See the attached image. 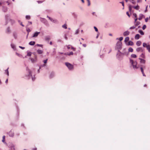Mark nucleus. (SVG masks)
Segmentation results:
<instances>
[{
    "instance_id": "56",
    "label": "nucleus",
    "mask_w": 150,
    "mask_h": 150,
    "mask_svg": "<svg viewBox=\"0 0 150 150\" xmlns=\"http://www.w3.org/2000/svg\"><path fill=\"white\" fill-rule=\"evenodd\" d=\"M83 47H86V44H83Z\"/></svg>"
},
{
    "instance_id": "3",
    "label": "nucleus",
    "mask_w": 150,
    "mask_h": 150,
    "mask_svg": "<svg viewBox=\"0 0 150 150\" xmlns=\"http://www.w3.org/2000/svg\"><path fill=\"white\" fill-rule=\"evenodd\" d=\"M122 45V42L120 41H118L117 44L116 46L118 48H120Z\"/></svg>"
},
{
    "instance_id": "49",
    "label": "nucleus",
    "mask_w": 150,
    "mask_h": 150,
    "mask_svg": "<svg viewBox=\"0 0 150 150\" xmlns=\"http://www.w3.org/2000/svg\"><path fill=\"white\" fill-rule=\"evenodd\" d=\"M131 9H132L131 7V6H129V10L130 11H131Z\"/></svg>"
},
{
    "instance_id": "48",
    "label": "nucleus",
    "mask_w": 150,
    "mask_h": 150,
    "mask_svg": "<svg viewBox=\"0 0 150 150\" xmlns=\"http://www.w3.org/2000/svg\"><path fill=\"white\" fill-rule=\"evenodd\" d=\"M31 61L32 62H35V60L33 59H31Z\"/></svg>"
},
{
    "instance_id": "62",
    "label": "nucleus",
    "mask_w": 150,
    "mask_h": 150,
    "mask_svg": "<svg viewBox=\"0 0 150 150\" xmlns=\"http://www.w3.org/2000/svg\"><path fill=\"white\" fill-rule=\"evenodd\" d=\"M142 74H143V75L144 76H146V75H145V74H144V72L143 73H142Z\"/></svg>"
},
{
    "instance_id": "34",
    "label": "nucleus",
    "mask_w": 150,
    "mask_h": 150,
    "mask_svg": "<svg viewBox=\"0 0 150 150\" xmlns=\"http://www.w3.org/2000/svg\"><path fill=\"white\" fill-rule=\"evenodd\" d=\"M5 136H3V139L2 140V141L3 142H4L5 141Z\"/></svg>"
},
{
    "instance_id": "32",
    "label": "nucleus",
    "mask_w": 150,
    "mask_h": 150,
    "mask_svg": "<svg viewBox=\"0 0 150 150\" xmlns=\"http://www.w3.org/2000/svg\"><path fill=\"white\" fill-rule=\"evenodd\" d=\"M25 18L26 19H28V20L30 19V16H28V15H27L26 16Z\"/></svg>"
},
{
    "instance_id": "52",
    "label": "nucleus",
    "mask_w": 150,
    "mask_h": 150,
    "mask_svg": "<svg viewBox=\"0 0 150 150\" xmlns=\"http://www.w3.org/2000/svg\"><path fill=\"white\" fill-rule=\"evenodd\" d=\"M27 31L28 32L30 31V30L29 28H27Z\"/></svg>"
},
{
    "instance_id": "12",
    "label": "nucleus",
    "mask_w": 150,
    "mask_h": 150,
    "mask_svg": "<svg viewBox=\"0 0 150 150\" xmlns=\"http://www.w3.org/2000/svg\"><path fill=\"white\" fill-rule=\"evenodd\" d=\"M14 133L13 132H12L11 131L9 132V135L10 137H13L14 135Z\"/></svg>"
},
{
    "instance_id": "21",
    "label": "nucleus",
    "mask_w": 150,
    "mask_h": 150,
    "mask_svg": "<svg viewBox=\"0 0 150 150\" xmlns=\"http://www.w3.org/2000/svg\"><path fill=\"white\" fill-rule=\"evenodd\" d=\"M27 70L28 71V72H29V76H32V74H31V71L29 69H27Z\"/></svg>"
},
{
    "instance_id": "22",
    "label": "nucleus",
    "mask_w": 150,
    "mask_h": 150,
    "mask_svg": "<svg viewBox=\"0 0 150 150\" xmlns=\"http://www.w3.org/2000/svg\"><path fill=\"white\" fill-rule=\"evenodd\" d=\"M129 37H126L125 40V42H127V41H129Z\"/></svg>"
},
{
    "instance_id": "51",
    "label": "nucleus",
    "mask_w": 150,
    "mask_h": 150,
    "mask_svg": "<svg viewBox=\"0 0 150 150\" xmlns=\"http://www.w3.org/2000/svg\"><path fill=\"white\" fill-rule=\"evenodd\" d=\"M71 49H72L74 51H75L76 49L75 48H74V47H71Z\"/></svg>"
},
{
    "instance_id": "39",
    "label": "nucleus",
    "mask_w": 150,
    "mask_h": 150,
    "mask_svg": "<svg viewBox=\"0 0 150 150\" xmlns=\"http://www.w3.org/2000/svg\"><path fill=\"white\" fill-rule=\"evenodd\" d=\"M47 59L46 60H44L43 61V62H44V63L45 64L47 63Z\"/></svg>"
},
{
    "instance_id": "37",
    "label": "nucleus",
    "mask_w": 150,
    "mask_h": 150,
    "mask_svg": "<svg viewBox=\"0 0 150 150\" xmlns=\"http://www.w3.org/2000/svg\"><path fill=\"white\" fill-rule=\"evenodd\" d=\"M88 2V6H89L90 5V2L89 0H87Z\"/></svg>"
},
{
    "instance_id": "60",
    "label": "nucleus",
    "mask_w": 150,
    "mask_h": 150,
    "mask_svg": "<svg viewBox=\"0 0 150 150\" xmlns=\"http://www.w3.org/2000/svg\"><path fill=\"white\" fill-rule=\"evenodd\" d=\"M28 23L30 24H32V23L31 22H30V21H29L28 22Z\"/></svg>"
},
{
    "instance_id": "14",
    "label": "nucleus",
    "mask_w": 150,
    "mask_h": 150,
    "mask_svg": "<svg viewBox=\"0 0 150 150\" xmlns=\"http://www.w3.org/2000/svg\"><path fill=\"white\" fill-rule=\"evenodd\" d=\"M37 52L39 54H42L43 53V51L40 50H37Z\"/></svg>"
},
{
    "instance_id": "38",
    "label": "nucleus",
    "mask_w": 150,
    "mask_h": 150,
    "mask_svg": "<svg viewBox=\"0 0 150 150\" xmlns=\"http://www.w3.org/2000/svg\"><path fill=\"white\" fill-rule=\"evenodd\" d=\"M10 32V28H8L7 29V32L8 33Z\"/></svg>"
},
{
    "instance_id": "20",
    "label": "nucleus",
    "mask_w": 150,
    "mask_h": 150,
    "mask_svg": "<svg viewBox=\"0 0 150 150\" xmlns=\"http://www.w3.org/2000/svg\"><path fill=\"white\" fill-rule=\"evenodd\" d=\"M140 57L143 58H145V54L144 53H142L140 56Z\"/></svg>"
},
{
    "instance_id": "26",
    "label": "nucleus",
    "mask_w": 150,
    "mask_h": 150,
    "mask_svg": "<svg viewBox=\"0 0 150 150\" xmlns=\"http://www.w3.org/2000/svg\"><path fill=\"white\" fill-rule=\"evenodd\" d=\"M54 76V73H52L50 75V77L51 78L53 77Z\"/></svg>"
},
{
    "instance_id": "23",
    "label": "nucleus",
    "mask_w": 150,
    "mask_h": 150,
    "mask_svg": "<svg viewBox=\"0 0 150 150\" xmlns=\"http://www.w3.org/2000/svg\"><path fill=\"white\" fill-rule=\"evenodd\" d=\"M50 39V38L49 36L46 37L45 38V40L47 41H49Z\"/></svg>"
},
{
    "instance_id": "2",
    "label": "nucleus",
    "mask_w": 150,
    "mask_h": 150,
    "mask_svg": "<svg viewBox=\"0 0 150 150\" xmlns=\"http://www.w3.org/2000/svg\"><path fill=\"white\" fill-rule=\"evenodd\" d=\"M65 65L70 70L72 69L73 68V65L69 63H66Z\"/></svg>"
},
{
    "instance_id": "17",
    "label": "nucleus",
    "mask_w": 150,
    "mask_h": 150,
    "mask_svg": "<svg viewBox=\"0 0 150 150\" xmlns=\"http://www.w3.org/2000/svg\"><path fill=\"white\" fill-rule=\"evenodd\" d=\"M35 44V42L34 41H31L29 43V44L31 45H34Z\"/></svg>"
},
{
    "instance_id": "16",
    "label": "nucleus",
    "mask_w": 150,
    "mask_h": 150,
    "mask_svg": "<svg viewBox=\"0 0 150 150\" xmlns=\"http://www.w3.org/2000/svg\"><path fill=\"white\" fill-rule=\"evenodd\" d=\"M10 150H15V149L14 147V146L12 144L11 146H10Z\"/></svg>"
},
{
    "instance_id": "33",
    "label": "nucleus",
    "mask_w": 150,
    "mask_h": 150,
    "mask_svg": "<svg viewBox=\"0 0 150 150\" xmlns=\"http://www.w3.org/2000/svg\"><path fill=\"white\" fill-rule=\"evenodd\" d=\"M146 28V26L145 25H143V26L142 27V29L143 30H144L145 29V28Z\"/></svg>"
},
{
    "instance_id": "45",
    "label": "nucleus",
    "mask_w": 150,
    "mask_h": 150,
    "mask_svg": "<svg viewBox=\"0 0 150 150\" xmlns=\"http://www.w3.org/2000/svg\"><path fill=\"white\" fill-rule=\"evenodd\" d=\"M3 10L4 12H6L7 11V8H5L3 9Z\"/></svg>"
},
{
    "instance_id": "5",
    "label": "nucleus",
    "mask_w": 150,
    "mask_h": 150,
    "mask_svg": "<svg viewBox=\"0 0 150 150\" xmlns=\"http://www.w3.org/2000/svg\"><path fill=\"white\" fill-rule=\"evenodd\" d=\"M47 17L49 19H50L51 21L54 23H55L57 22V20H53L52 18H51L50 17H49L48 16H47Z\"/></svg>"
},
{
    "instance_id": "18",
    "label": "nucleus",
    "mask_w": 150,
    "mask_h": 150,
    "mask_svg": "<svg viewBox=\"0 0 150 150\" xmlns=\"http://www.w3.org/2000/svg\"><path fill=\"white\" fill-rule=\"evenodd\" d=\"M128 45H134V43L132 41H129L128 42Z\"/></svg>"
},
{
    "instance_id": "35",
    "label": "nucleus",
    "mask_w": 150,
    "mask_h": 150,
    "mask_svg": "<svg viewBox=\"0 0 150 150\" xmlns=\"http://www.w3.org/2000/svg\"><path fill=\"white\" fill-rule=\"evenodd\" d=\"M4 2L0 0V6H1L2 4H4Z\"/></svg>"
},
{
    "instance_id": "10",
    "label": "nucleus",
    "mask_w": 150,
    "mask_h": 150,
    "mask_svg": "<svg viewBox=\"0 0 150 150\" xmlns=\"http://www.w3.org/2000/svg\"><path fill=\"white\" fill-rule=\"evenodd\" d=\"M133 15L134 16L135 18L134 19V20H135V22H136L137 21V20L138 19L137 15L136 13H134L133 14Z\"/></svg>"
},
{
    "instance_id": "4",
    "label": "nucleus",
    "mask_w": 150,
    "mask_h": 150,
    "mask_svg": "<svg viewBox=\"0 0 150 150\" xmlns=\"http://www.w3.org/2000/svg\"><path fill=\"white\" fill-rule=\"evenodd\" d=\"M144 50L141 47H138L136 49V51L137 52H143Z\"/></svg>"
},
{
    "instance_id": "27",
    "label": "nucleus",
    "mask_w": 150,
    "mask_h": 150,
    "mask_svg": "<svg viewBox=\"0 0 150 150\" xmlns=\"http://www.w3.org/2000/svg\"><path fill=\"white\" fill-rule=\"evenodd\" d=\"M139 33L142 35H144V33L141 30H140L139 31Z\"/></svg>"
},
{
    "instance_id": "19",
    "label": "nucleus",
    "mask_w": 150,
    "mask_h": 150,
    "mask_svg": "<svg viewBox=\"0 0 150 150\" xmlns=\"http://www.w3.org/2000/svg\"><path fill=\"white\" fill-rule=\"evenodd\" d=\"M143 16H144L142 14H140L139 17L138 19V20H141L142 18L143 17Z\"/></svg>"
},
{
    "instance_id": "1",
    "label": "nucleus",
    "mask_w": 150,
    "mask_h": 150,
    "mask_svg": "<svg viewBox=\"0 0 150 150\" xmlns=\"http://www.w3.org/2000/svg\"><path fill=\"white\" fill-rule=\"evenodd\" d=\"M130 62L132 65L134 69H137L138 68V67H137V63L136 62H134L132 60L130 59Z\"/></svg>"
},
{
    "instance_id": "41",
    "label": "nucleus",
    "mask_w": 150,
    "mask_h": 150,
    "mask_svg": "<svg viewBox=\"0 0 150 150\" xmlns=\"http://www.w3.org/2000/svg\"><path fill=\"white\" fill-rule=\"evenodd\" d=\"M94 28L96 31H98V29L96 27H94Z\"/></svg>"
},
{
    "instance_id": "9",
    "label": "nucleus",
    "mask_w": 150,
    "mask_h": 150,
    "mask_svg": "<svg viewBox=\"0 0 150 150\" xmlns=\"http://www.w3.org/2000/svg\"><path fill=\"white\" fill-rule=\"evenodd\" d=\"M140 60V62L141 63H143V64H145L146 62V61L145 60L142 59L140 58H139V59Z\"/></svg>"
},
{
    "instance_id": "63",
    "label": "nucleus",
    "mask_w": 150,
    "mask_h": 150,
    "mask_svg": "<svg viewBox=\"0 0 150 150\" xmlns=\"http://www.w3.org/2000/svg\"><path fill=\"white\" fill-rule=\"evenodd\" d=\"M20 24H21V25L22 26L24 27V25H23L22 24V23H21Z\"/></svg>"
},
{
    "instance_id": "30",
    "label": "nucleus",
    "mask_w": 150,
    "mask_h": 150,
    "mask_svg": "<svg viewBox=\"0 0 150 150\" xmlns=\"http://www.w3.org/2000/svg\"><path fill=\"white\" fill-rule=\"evenodd\" d=\"M62 28L64 29H67V25L66 24H64V25H62Z\"/></svg>"
},
{
    "instance_id": "7",
    "label": "nucleus",
    "mask_w": 150,
    "mask_h": 150,
    "mask_svg": "<svg viewBox=\"0 0 150 150\" xmlns=\"http://www.w3.org/2000/svg\"><path fill=\"white\" fill-rule=\"evenodd\" d=\"M40 33V32H36L34 34L33 36V37H37L38 35V34Z\"/></svg>"
},
{
    "instance_id": "25",
    "label": "nucleus",
    "mask_w": 150,
    "mask_h": 150,
    "mask_svg": "<svg viewBox=\"0 0 150 150\" xmlns=\"http://www.w3.org/2000/svg\"><path fill=\"white\" fill-rule=\"evenodd\" d=\"M128 51L129 52H133V49L131 47H129L128 49Z\"/></svg>"
},
{
    "instance_id": "6",
    "label": "nucleus",
    "mask_w": 150,
    "mask_h": 150,
    "mask_svg": "<svg viewBox=\"0 0 150 150\" xmlns=\"http://www.w3.org/2000/svg\"><path fill=\"white\" fill-rule=\"evenodd\" d=\"M143 46L144 47H146L147 49L149 47V46H150L149 45H147L146 43H143Z\"/></svg>"
},
{
    "instance_id": "8",
    "label": "nucleus",
    "mask_w": 150,
    "mask_h": 150,
    "mask_svg": "<svg viewBox=\"0 0 150 150\" xmlns=\"http://www.w3.org/2000/svg\"><path fill=\"white\" fill-rule=\"evenodd\" d=\"M129 32L128 31H126L124 32L123 35L124 36H126L129 35Z\"/></svg>"
},
{
    "instance_id": "54",
    "label": "nucleus",
    "mask_w": 150,
    "mask_h": 150,
    "mask_svg": "<svg viewBox=\"0 0 150 150\" xmlns=\"http://www.w3.org/2000/svg\"><path fill=\"white\" fill-rule=\"evenodd\" d=\"M147 50H148L150 52V46H149V47L147 49Z\"/></svg>"
},
{
    "instance_id": "58",
    "label": "nucleus",
    "mask_w": 150,
    "mask_h": 150,
    "mask_svg": "<svg viewBox=\"0 0 150 150\" xmlns=\"http://www.w3.org/2000/svg\"><path fill=\"white\" fill-rule=\"evenodd\" d=\"M99 34H98L96 36V38H98V36H99Z\"/></svg>"
},
{
    "instance_id": "61",
    "label": "nucleus",
    "mask_w": 150,
    "mask_h": 150,
    "mask_svg": "<svg viewBox=\"0 0 150 150\" xmlns=\"http://www.w3.org/2000/svg\"><path fill=\"white\" fill-rule=\"evenodd\" d=\"M65 39L66 40H67V36L66 35H65Z\"/></svg>"
},
{
    "instance_id": "46",
    "label": "nucleus",
    "mask_w": 150,
    "mask_h": 150,
    "mask_svg": "<svg viewBox=\"0 0 150 150\" xmlns=\"http://www.w3.org/2000/svg\"><path fill=\"white\" fill-rule=\"evenodd\" d=\"M126 14H127V15L129 17H130V15L129 14V12H127V13H126Z\"/></svg>"
},
{
    "instance_id": "43",
    "label": "nucleus",
    "mask_w": 150,
    "mask_h": 150,
    "mask_svg": "<svg viewBox=\"0 0 150 150\" xmlns=\"http://www.w3.org/2000/svg\"><path fill=\"white\" fill-rule=\"evenodd\" d=\"M135 28V27L133 26L131 27L130 28V29H134Z\"/></svg>"
},
{
    "instance_id": "13",
    "label": "nucleus",
    "mask_w": 150,
    "mask_h": 150,
    "mask_svg": "<svg viewBox=\"0 0 150 150\" xmlns=\"http://www.w3.org/2000/svg\"><path fill=\"white\" fill-rule=\"evenodd\" d=\"M142 44L141 42L140 41H137L136 42V45L137 46H139Z\"/></svg>"
},
{
    "instance_id": "44",
    "label": "nucleus",
    "mask_w": 150,
    "mask_h": 150,
    "mask_svg": "<svg viewBox=\"0 0 150 150\" xmlns=\"http://www.w3.org/2000/svg\"><path fill=\"white\" fill-rule=\"evenodd\" d=\"M123 38L122 37H121L119 38V40H120V42L122 41L123 40Z\"/></svg>"
},
{
    "instance_id": "53",
    "label": "nucleus",
    "mask_w": 150,
    "mask_h": 150,
    "mask_svg": "<svg viewBox=\"0 0 150 150\" xmlns=\"http://www.w3.org/2000/svg\"><path fill=\"white\" fill-rule=\"evenodd\" d=\"M70 45H69L67 46V47L68 48V49H69L70 48Z\"/></svg>"
},
{
    "instance_id": "50",
    "label": "nucleus",
    "mask_w": 150,
    "mask_h": 150,
    "mask_svg": "<svg viewBox=\"0 0 150 150\" xmlns=\"http://www.w3.org/2000/svg\"><path fill=\"white\" fill-rule=\"evenodd\" d=\"M37 46H39V47H42V45L37 44Z\"/></svg>"
},
{
    "instance_id": "42",
    "label": "nucleus",
    "mask_w": 150,
    "mask_h": 150,
    "mask_svg": "<svg viewBox=\"0 0 150 150\" xmlns=\"http://www.w3.org/2000/svg\"><path fill=\"white\" fill-rule=\"evenodd\" d=\"M149 18H145V21L146 22H147V21H148V20H149Z\"/></svg>"
},
{
    "instance_id": "55",
    "label": "nucleus",
    "mask_w": 150,
    "mask_h": 150,
    "mask_svg": "<svg viewBox=\"0 0 150 150\" xmlns=\"http://www.w3.org/2000/svg\"><path fill=\"white\" fill-rule=\"evenodd\" d=\"M19 47L21 48L22 49H24L25 48V47H22L21 46H19Z\"/></svg>"
},
{
    "instance_id": "15",
    "label": "nucleus",
    "mask_w": 150,
    "mask_h": 150,
    "mask_svg": "<svg viewBox=\"0 0 150 150\" xmlns=\"http://www.w3.org/2000/svg\"><path fill=\"white\" fill-rule=\"evenodd\" d=\"M64 54L67 55L69 56H70V55H73V53L72 52H70L69 53H65Z\"/></svg>"
},
{
    "instance_id": "24",
    "label": "nucleus",
    "mask_w": 150,
    "mask_h": 150,
    "mask_svg": "<svg viewBox=\"0 0 150 150\" xmlns=\"http://www.w3.org/2000/svg\"><path fill=\"white\" fill-rule=\"evenodd\" d=\"M135 25L136 26H137V25H138L140 24V22L137 21L136 22H135Z\"/></svg>"
},
{
    "instance_id": "36",
    "label": "nucleus",
    "mask_w": 150,
    "mask_h": 150,
    "mask_svg": "<svg viewBox=\"0 0 150 150\" xmlns=\"http://www.w3.org/2000/svg\"><path fill=\"white\" fill-rule=\"evenodd\" d=\"M31 55V52H28L27 53V55L28 56H30Z\"/></svg>"
},
{
    "instance_id": "29",
    "label": "nucleus",
    "mask_w": 150,
    "mask_h": 150,
    "mask_svg": "<svg viewBox=\"0 0 150 150\" xmlns=\"http://www.w3.org/2000/svg\"><path fill=\"white\" fill-rule=\"evenodd\" d=\"M8 68L5 70V73L8 75V76L9 75V73H8Z\"/></svg>"
},
{
    "instance_id": "47",
    "label": "nucleus",
    "mask_w": 150,
    "mask_h": 150,
    "mask_svg": "<svg viewBox=\"0 0 150 150\" xmlns=\"http://www.w3.org/2000/svg\"><path fill=\"white\" fill-rule=\"evenodd\" d=\"M73 14L75 18H76L77 16L75 13H73Z\"/></svg>"
},
{
    "instance_id": "64",
    "label": "nucleus",
    "mask_w": 150,
    "mask_h": 150,
    "mask_svg": "<svg viewBox=\"0 0 150 150\" xmlns=\"http://www.w3.org/2000/svg\"><path fill=\"white\" fill-rule=\"evenodd\" d=\"M50 44L52 45V42H50Z\"/></svg>"
},
{
    "instance_id": "31",
    "label": "nucleus",
    "mask_w": 150,
    "mask_h": 150,
    "mask_svg": "<svg viewBox=\"0 0 150 150\" xmlns=\"http://www.w3.org/2000/svg\"><path fill=\"white\" fill-rule=\"evenodd\" d=\"M131 56L132 57L135 58L137 57V56L136 54H132L131 55Z\"/></svg>"
},
{
    "instance_id": "57",
    "label": "nucleus",
    "mask_w": 150,
    "mask_h": 150,
    "mask_svg": "<svg viewBox=\"0 0 150 150\" xmlns=\"http://www.w3.org/2000/svg\"><path fill=\"white\" fill-rule=\"evenodd\" d=\"M120 3H121L122 4V5L124 6V3L123 2H120Z\"/></svg>"
},
{
    "instance_id": "28",
    "label": "nucleus",
    "mask_w": 150,
    "mask_h": 150,
    "mask_svg": "<svg viewBox=\"0 0 150 150\" xmlns=\"http://www.w3.org/2000/svg\"><path fill=\"white\" fill-rule=\"evenodd\" d=\"M133 8L137 10H138L139 9V6H134Z\"/></svg>"
},
{
    "instance_id": "11",
    "label": "nucleus",
    "mask_w": 150,
    "mask_h": 150,
    "mask_svg": "<svg viewBox=\"0 0 150 150\" xmlns=\"http://www.w3.org/2000/svg\"><path fill=\"white\" fill-rule=\"evenodd\" d=\"M140 38V35L139 34H136L135 36V38L136 40H138Z\"/></svg>"
},
{
    "instance_id": "40",
    "label": "nucleus",
    "mask_w": 150,
    "mask_h": 150,
    "mask_svg": "<svg viewBox=\"0 0 150 150\" xmlns=\"http://www.w3.org/2000/svg\"><path fill=\"white\" fill-rule=\"evenodd\" d=\"M140 69L142 73H143L144 71L143 68L142 67H141Z\"/></svg>"
},
{
    "instance_id": "59",
    "label": "nucleus",
    "mask_w": 150,
    "mask_h": 150,
    "mask_svg": "<svg viewBox=\"0 0 150 150\" xmlns=\"http://www.w3.org/2000/svg\"><path fill=\"white\" fill-rule=\"evenodd\" d=\"M8 79H7L6 80V81H5V83H8Z\"/></svg>"
}]
</instances>
